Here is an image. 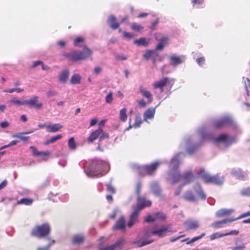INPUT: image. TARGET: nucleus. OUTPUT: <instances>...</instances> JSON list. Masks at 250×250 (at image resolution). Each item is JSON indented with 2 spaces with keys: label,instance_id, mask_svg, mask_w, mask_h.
Listing matches in <instances>:
<instances>
[{
  "label": "nucleus",
  "instance_id": "50",
  "mask_svg": "<svg viewBox=\"0 0 250 250\" xmlns=\"http://www.w3.org/2000/svg\"><path fill=\"white\" fill-rule=\"evenodd\" d=\"M106 190L111 194H113L115 193V189L114 187L111 184L106 185Z\"/></svg>",
  "mask_w": 250,
  "mask_h": 250
},
{
  "label": "nucleus",
  "instance_id": "48",
  "mask_svg": "<svg viewBox=\"0 0 250 250\" xmlns=\"http://www.w3.org/2000/svg\"><path fill=\"white\" fill-rule=\"evenodd\" d=\"M47 239L49 240H51V242L49 243L45 247H40L38 248L37 250H48L49 248L55 243V240L52 239L51 240L50 238L47 237Z\"/></svg>",
  "mask_w": 250,
  "mask_h": 250
},
{
  "label": "nucleus",
  "instance_id": "5",
  "mask_svg": "<svg viewBox=\"0 0 250 250\" xmlns=\"http://www.w3.org/2000/svg\"><path fill=\"white\" fill-rule=\"evenodd\" d=\"M51 228L47 223H43L41 225H36L32 229L31 235L32 236L42 238L46 237L50 234Z\"/></svg>",
  "mask_w": 250,
  "mask_h": 250
},
{
  "label": "nucleus",
  "instance_id": "38",
  "mask_svg": "<svg viewBox=\"0 0 250 250\" xmlns=\"http://www.w3.org/2000/svg\"><path fill=\"white\" fill-rule=\"evenodd\" d=\"M81 77L78 74H74L71 78L70 82L73 84L80 83Z\"/></svg>",
  "mask_w": 250,
  "mask_h": 250
},
{
  "label": "nucleus",
  "instance_id": "30",
  "mask_svg": "<svg viewBox=\"0 0 250 250\" xmlns=\"http://www.w3.org/2000/svg\"><path fill=\"white\" fill-rule=\"evenodd\" d=\"M62 126L59 124L48 125L46 126V131L48 132H55L62 128Z\"/></svg>",
  "mask_w": 250,
  "mask_h": 250
},
{
  "label": "nucleus",
  "instance_id": "4",
  "mask_svg": "<svg viewBox=\"0 0 250 250\" xmlns=\"http://www.w3.org/2000/svg\"><path fill=\"white\" fill-rule=\"evenodd\" d=\"M92 55L91 50L86 46L84 47V51H74L69 53H65L63 56L69 60L73 62H77L80 60H85Z\"/></svg>",
  "mask_w": 250,
  "mask_h": 250
},
{
  "label": "nucleus",
  "instance_id": "15",
  "mask_svg": "<svg viewBox=\"0 0 250 250\" xmlns=\"http://www.w3.org/2000/svg\"><path fill=\"white\" fill-rule=\"evenodd\" d=\"M193 189L198 195L199 198L202 200H205L206 199V195L199 184H196L193 186Z\"/></svg>",
  "mask_w": 250,
  "mask_h": 250
},
{
  "label": "nucleus",
  "instance_id": "53",
  "mask_svg": "<svg viewBox=\"0 0 250 250\" xmlns=\"http://www.w3.org/2000/svg\"><path fill=\"white\" fill-rule=\"evenodd\" d=\"M113 101L112 93H109L105 97V102L108 104H111Z\"/></svg>",
  "mask_w": 250,
  "mask_h": 250
},
{
  "label": "nucleus",
  "instance_id": "62",
  "mask_svg": "<svg viewBox=\"0 0 250 250\" xmlns=\"http://www.w3.org/2000/svg\"><path fill=\"white\" fill-rule=\"evenodd\" d=\"M123 36L125 38L130 39L133 37V35L130 33L127 32L126 31H124L123 32Z\"/></svg>",
  "mask_w": 250,
  "mask_h": 250
},
{
  "label": "nucleus",
  "instance_id": "43",
  "mask_svg": "<svg viewBox=\"0 0 250 250\" xmlns=\"http://www.w3.org/2000/svg\"><path fill=\"white\" fill-rule=\"evenodd\" d=\"M10 102L17 106L23 105L25 104V100L20 101L15 98H12L10 100Z\"/></svg>",
  "mask_w": 250,
  "mask_h": 250
},
{
  "label": "nucleus",
  "instance_id": "55",
  "mask_svg": "<svg viewBox=\"0 0 250 250\" xmlns=\"http://www.w3.org/2000/svg\"><path fill=\"white\" fill-rule=\"evenodd\" d=\"M153 193L157 195V196H160L161 194V189L157 187H155L153 188Z\"/></svg>",
  "mask_w": 250,
  "mask_h": 250
},
{
  "label": "nucleus",
  "instance_id": "23",
  "mask_svg": "<svg viewBox=\"0 0 250 250\" xmlns=\"http://www.w3.org/2000/svg\"><path fill=\"white\" fill-rule=\"evenodd\" d=\"M182 178L184 181V184L182 185H185L189 184L193 178V174L190 171L185 172L182 176Z\"/></svg>",
  "mask_w": 250,
  "mask_h": 250
},
{
  "label": "nucleus",
  "instance_id": "40",
  "mask_svg": "<svg viewBox=\"0 0 250 250\" xmlns=\"http://www.w3.org/2000/svg\"><path fill=\"white\" fill-rule=\"evenodd\" d=\"M170 62L172 64L177 65L182 63V60L179 57L172 56L170 58Z\"/></svg>",
  "mask_w": 250,
  "mask_h": 250
},
{
  "label": "nucleus",
  "instance_id": "46",
  "mask_svg": "<svg viewBox=\"0 0 250 250\" xmlns=\"http://www.w3.org/2000/svg\"><path fill=\"white\" fill-rule=\"evenodd\" d=\"M225 236V233H220L218 232L214 233L209 236V239L210 240H213L214 239L222 237Z\"/></svg>",
  "mask_w": 250,
  "mask_h": 250
},
{
  "label": "nucleus",
  "instance_id": "39",
  "mask_svg": "<svg viewBox=\"0 0 250 250\" xmlns=\"http://www.w3.org/2000/svg\"><path fill=\"white\" fill-rule=\"evenodd\" d=\"M148 41L146 40L145 38H141L138 40H136L134 41V43L138 45H143L144 46H146L148 44Z\"/></svg>",
  "mask_w": 250,
  "mask_h": 250
},
{
  "label": "nucleus",
  "instance_id": "6",
  "mask_svg": "<svg viewBox=\"0 0 250 250\" xmlns=\"http://www.w3.org/2000/svg\"><path fill=\"white\" fill-rule=\"evenodd\" d=\"M174 84V80L168 77H164L160 80L155 82L152 85L154 89H160L161 92L164 91V87L169 86L171 88Z\"/></svg>",
  "mask_w": 250,
  "mask_h": 250
},
{
  "label": "nucleus",
  "instance_id": "34",
  "mask_svg": "<svg viewBox=\"0 0 250 250\" xmlns=\"http://www.w3.org/2000/svg\"><path fill=\"white\" fill-rule=\"evenodd\" d=\"M62 138V135L61 134H58L57 135L51 137L49 139L46 140L44 142V145H48L50 144H52L57 141L58 140H59Z\"/></svg>",
  "mask_w": 250,
  "mask_h": 250
},
{
  "label": "nucleus",
  "instance_id": "44",
  "mask_svg": "<svg viewBox=\"0 0 250 250\" xmlns=\"http://www.w3.org/2000/svg\"><path fill=\"white\" fill-rule=\"evenodd\" d=\"M142 123V120L140 115H137L135 117V122L133 126L135 128L139 127Z\"/></svg>",
  "mask_w": 250,
  "mask_h": 250
},
{
  "label": "nucleus",
  "instance_id": "42",
  "mask_svg": "<svg viewBox=\"0 0 250 250\" xmlns=\"http://www.w3.org/2000/svg\"><path fill=\"white\" fill-rule=\"evenodd\" d=\"M138 172L139 174L142 176H144L147 175L146 165L139 167H138Z\"/></svg>",
  "mask_w": 250,
  "mask_h": 250
},
{
  "label": "nucleus",
  "instance_id": "63",
  "mask_svg": "<svg viewBox=\"0 0 250 250\" xmlns=\"http://www.w3.org/2000/svg\"><path fill=\"white\" fill-rule=\"evenodd\" d=\"M245 86L247 91H248L249 88H250V79L249 78H246L245 81Z\"/></svg>",
  "mask_w": 250,
  "mask_h": 250
},
{
  "label": "nucleus",
  "instance_id": "18",
  "mask_svg": "<svg viewBox=\"0 0 250 250\" xmlns=\"http://www.w3.org/2000/svg\"><path fill=\"white\" fill-rule=\"evenodd\" d=\"M183 198L188 202H196L197 198L191 190L186 191L183 195Z\"/></svg>",
  "mask_w": 250,
  "mask_h": 250
},
{
  "label": "nucleus",
  "instance_id": "27",
  "mask_svg": "<svg viewBox=\"0 0 250 250\" xmlns=\"http://www.w3.org/2000/svg\"><path fill=\"white\" fill-rule=\"evenodd\" d=\"M234 212L232 209H221L218 210L216 213V216L220 217L225 215H229Z\"/></svg>",
  "mask_w": 250,
  "mask_h": 250
},
{
  "label": "nucleus",
  "instance_id": "35",
  "mask_svg": "<svg viewBox=\"0 0 250 250\" xmlns=\"http://www.w3.org/2000/svg\"><path fill=\"white\" fill-rule=\"evenodd\" d=\"M182 178L181 175L179 172L172 173L171 175V182L172 184H175L178 182Z\"/></svg>",
  "mask_w": 250,
  "mask_h": 250
},
{
  "label": "nucleus",
  "instance_id": "37",
  "mask_svg": "<svg viewBox=\"0 0 250 250\" xmlns=\"http://www.w3.org/2000/svg\"><path fill=\"white\" fill-rule=\"evenodd\" d=\"M126 109L124 108L120 110L119 113V119L123 122H125L127 120Z\"/></svg>",
  "mask_w": 250,
  "mask_h": 250
},
{
  "label": "nucleus",
  "instance_id": "33",
  "mask_svg": "<svg viewBox=\"0 0 250 250\" xmlns=\"http://www.w3.org/2000/svg\"><path fill=\"white\" fill-rule=\"evenodd\" d=\"M69 72L68 70H65L62 72L59 77V81L62 83H65L68 79Z\"/></svg>",
  "mask_w": 250,
  "mask_h": 250
},
{
  "label": "nucleus",
  "instance_id": "61",
  "mask_svg": "<svg viewBox=\"0 0 250 250\" xmlns=\"http://www.w3.org/2000/svg\"><path fill=\"white\" fill-rule=\"evenodd\" d=\"M127 58V56L124 54L117 55L116 56V59L118 60H125Z\"/></svg>",
  "mask_w": 250,
  "mask_h": 250
},
{
  "label": "nucleus",
  "instance_id": "59",
  "mask_svg": "<svg viewBox=\"0 0 250 250\" xmlns=\"http://www.w3.org/2000/svg\"><path fill=\"white\" fill-rule=\"evenodd\" d=\"M205 235V233H201V234L200 235L192 238V239L191 240L190 243H193V242L201 239V238L204 237ZM187 244H188V243Z\"/></svg>",
  "mask_w": 250,
  "mask_h": 250
},
{
  "label": "nucleus",
  "instance_id": "25",
  "mask_svg": "<svg viewBox=\"0 0 250 250\" xmlns=\"http://www.w3.org/2000/svg\"><path fill=\"white\" fill-rule=\"evenodd\" d=\"M161 35L160 33H156L154 34L155 38L157 41L159 42V43L163 44L165 47V46L168 43L169 39L167 36H163L160 38Z\"/></svg>",
  "mask_w": 250,
  "mask_h": 250
},
{
  "label": "nucleus",
  "instance_id": "49",
  "mask_svg": "<svg viewBox=\"0 0 250 250\" xmlns=\"http://www.w3.org/2000/svg\"><path fill=\"white\" fill-rule=\"evenodd\" d=\"M142 188V184L140 182H138L136 185V189L135 192L136 194L138 195V197L140 196V193L141 191Z\"/></svg>",
  "mask_w": 250,
  "mask_h": 250
},
{
  "label": "nucleus",
  "instance_id": "3",
  "mask_svg": "<svg viewBox=\"0 0 250 250\" xmlns=\"http://www.w3.org/2000/svg\"><path fill=\"white\" fill-rule=\"evenodd\" d=\"M198 174L206 184H211L217 186H221L223 184L224 181L223 176L218 174L214 175H209L203 168H201L199 170Z\"/></svg>",
  "mask_w": 250,
  "mask_h": 250
},
{
  "label": "nucleus",
  "instance_id": "29",
  "mask_svg": "<svg viewBox=\"0 0 250 250\" xmlns=\"http://www.w3.org/2000/svg\"><path fill=\"white\" fill-rule=\"evenodd\" d=\"M154 242V239H149V240H138L135 241H134L133 243L135 244L138 247H142L145 245L150 244Z\"/></svg>",
  "mask_w": 250,
  "mask_h": 250
},
{
  "label": "nucleus",
  "instance_id": "41",
  "mask_svg": "<svg viewBox=\"0 0 250 250\" xmlns=\"http://www.w3.org/2000/svg\"><path fill=\"white\" fill-rule=\"evenodd\" d=\"M68 146L70 149L75 150L76 148V144L73 137H71L68 140Z\"/></svg>",
  "mask_w": 250,
  "mask_h": 250
},
{
  "label": "nucleus",
  "instance_id": "9",
  "mask_svg": "<svg viewBox=\"0 0 250 250\" xmlns=\"http://www.w3.org/2000/svg\"><path fill=\"white\" fill-rule=\"evenodd\" d=\"M151 205V201L146 200L145 197L139 196L137 199V205L136 206L133 207V208L141 211L144 208L150 207Z\"/></svg>",
  "mask_w": 250,
  "mask_h": 250
},
{
  "label": "nucleus",
  "instance_id": "22",
  "mask_svg": "<svg viewBox=\"0 0 250 250\" xmlns=\"http://www.w3.org/2000/svg\"><path fill=\"white\" fill-rule=\"evenodd\" d=\"M158 56V53L155 50H148L143 55V58L148 60L151 57L153 58V62H155L156 58Z\"/></svg>",
  "mask_w": 250,
  "mask_h": 250
},
{
  "label": "nucleus",
  "instance_id": "54",
  "mask_svg": "<svg viewBox=\"0 0 250 250\" xmlns=\"http://www.w3.org/2000/svg\"><path fill=\"white\" fill-rule=\"evenodd\" d=\"M241 193L244 196H250V187L243 189Z\"/></svg>",
  "mask_w": 250,
  "mask_h": 250
},
{
  "label": "nucleus",
  "instance_id": "64",
  "mask_svg": "<svg viewBox=\"0 0 250 250\" xmlns=\"http://www.w3.org/2000/svg\"><path fill=\"white\" fill-rule=\"evenodd\" d=\"M246 247L244 245L241 246L235 247L232 248V250H245Z\"/></svg>",
  "mask_w": 250,
  "mask_h": 250
},
{
  "label": "nucleus",
  "instance_id": "47",
  "mask_svg": "<svg viewBox=\"0 0 250 250\" xmlns=\"http://www.w3.org/2000/svg\"><path fill=\"white\" fill-rule=\"evenodd\" d=\"M132 30L135 31H140L143 29V27L140 24H137L136 23H132L131 26Z\"/></svg>",
  "mask_w": 250,
  "mask_h": 250
},
{
  "label": "nucleus",
  "instance_id": "28",
  "mask_svg": "<svg viewBox=\"0 0 250 250\" xmlns=\"http://www.w3.org/2000/svg\"><path fill=\"white\" fill-rule=\"evenodd\" d=\"M30 148L32 150L33 155L36 156H49L50 155V152L48 151L45 152L39 151L33 146H31Z\"/></svg>",
  "mask_w": 250,
  "mask_h": 250
},
{
  "label": "nucleus",
  "instance_id": "19",
  "mask_svg": "<svg viewBox=\"0 0 250 250\" xmlns=\"http://www.w3.org/2000/svg\"><path fill=\"white\" fill-rule=\"evenodd\" d=\"M160 165V163L155 162L150 165H146L148 175L153 174Z\"/></svg>",
  "mask_w": 250,
  "mask_h": 250
},
{
  "label": "nucleus",
  "instance_id": "11",
  "mask_svg": "<svg viewBox=\"0 0 250 250\" xmlns=\"http://www.w3.org/2000/svg\"><path fill=\"white\" fill-rule=\"evenodd\" d=\"M217 143L223 142L226 146H228L235 142L234 138H229L226 134H221L214 139Z\"/></svg>",
  "mask_w": 250,
  "mask_h": 250
},
{
  "label": "nucleus",
  "instance_id": "2",
  "mask_svg": "<svg viewBox=\"0 0 250 250\" xmlns=\"http://www.w3.org/2000/svg\"><path fill=\"white\" fill-rule=\"evenodd\" d=\"M99 137L98 146L96 149L100 152H104V148H106L107 145L103 146L102 142L108 139L109 135L108 133L104 131L103 129L99 127L97 129L93 131L87 138V142L89 144L93 143Z\"/></svg>",
  "mask_w": 250,
  "mask_h": 250
},
{
  "label": "nucleus",
  "instance_id": "13",
  "mask_svg": "<svg viewBox=\"0 0 250 250\" xmlns=\"http://www.w3.org/2000/svg\"><path fill=\"white\" fill-rule=\"evenodd\" d=\"M125 239L121 238L118 240L114 244L105 247L101 248L99 250H115L116 248H120L125 242Z\"/></svg>",
  "mask_w": 250,
  "mask_h": 250
},
{
  "label": "nucleus",
  "instance_id": "20",
  "mask_svg": "<svg viewBox=\"0 0 250 250\" xmlns=\"http://www.w3.org/2000/svg\"><path fill=\"white\" fill-rule=\"evenodd\" d=\"M85 240V237L82 234H77L74 235L71 238V243L73 245L82 244Z\"/></svg>",
  "mask_w": 250,
  "mask_h": 250
},
{
  "label": "nucleus",
  "instance_id": "58",
  "mask_svg": "<svg viewBox=\"0 0 250 250\" xmlns=\"http://www.w3.org/2000/svg\"><path fill=\"white\" fill-rule=\"evenodd\" d=\"M159 23V18H157V19L152 23L150 28L152 31H153L155 29V27Z\"/></svg>",
  "mask_w": 250,
  "mask_h": 250
},
{
  "label": "nucleus",
  "instance_id": "26",
  "mask_svg": "<svg viewBox=\"0 0 250 250\" xmlns=\"http://www.w3.org/2000/svg\"><path fill=\"white\" fill-rule=\"evenodd\" d=\"M139 90L142 95L148 99L149 103L152 101V94L149 91L144 89L142 86H140Z\"/></svg>",
  "mask_w": 250,
  "mask_h": 250
},
{
  "label": "nucleus",
  "instance_id": "56",
  "mask_svg": "<svg viewBox=\"0 0 250 250\" xmlns=\"http://www.w3.org/2000/svg\"><path fill=\"white\" fill-rule=\"evenodd\" d=\"M17 143H18L17 141L13 140V141H11L9 144L7 145H5V146L1 147L0 148V150H2L6 147H9L12 146L16 145L17 144Z\"/></svg>",
  "mask_w": 250,
  "mask_h": 250
},
{
  "label": "nucleus",
  "instance_id": "16",
  "mask_svg": "<svg viewBox=\"0 0 250 250\" xmlns=\"http://www.w3.org/2000/svg\"><path fill=\"white\" fill-rule=\"evenodd\" d=\"M186 229L187 230H195L197 229L199 225L197 221L193 220H188L184 223Z\"/></svg>",
  "mask_w": 250,
  "mask_h": 250
},
{
  "label": "nucleus",
  "instance_id": "1",
  "mask_svg": "<svg viewBox=\"0 0 250 250\" xmlns=\"http://www.w3.org/2000/svg\"><path fill=\"white\" fill-rule=\"evenodd\" d=\"M109 168V165L105 161L99 159H93L85 169L86 174L90 176H102V172L106 173Z\"/></svg>",
  "mask_w": 250,
  "mask_h": 250
},
{
  "label": "nucleus",
  "instance_id": "51",
  "mask_svg": "<svg viewBox=\"0 0 250 250\" xmlns=\"http://www.w3.org/2000/svg\"><path fill=\"white\" fill-rule=\"evenodd\" d=\"M84 39L82 37H77L74 41V45L75 46H77L80 43L83 42Z\"/></svg>",
  "mask_w": 250,
  "mask_h": 250
},
{
  "label": "nucleus",
  "instance_id": "10",
  "mask_svg": "<svg viewBox=\"0 0 250 250\" xmlns=\"http://www.w3.org/2000/svg\"><path fill=\"white\" fill-rule=\"evenodd\" d=\"M133 211L131 214L129 215V221L127 223V227L128 228H131L132 226L139 222V215L140 212L138 210L133 207Z\"/></svg>",
  "mask_w": 250,
  "mask_h": 250
},
{
  "label": "nucleus",
  "instance_id": "32",
  "mask_svg": "<svg viewBox=\"0 0 250 250\" xmlns=\"http://www.w3.org/2000/svg\"><path fill=\"white\" fill-rule=\"evenodd\" d=\"M170 164L173 169L177 168L180 164L179 155L177 154L174 156L170 161Z\"/></svg>",
  "mask_w": 250,
  "mask_h": 250
},
{
  "label": "nucleus",
  "instance_id": "14",
  "mask_svg": "<svg viewBox=\"0 0 250 250\" xmlns=\"http://www.w3.org/2000/svg\"><path fill=\"white\" fill-rule=\"evenodd\" d=\"M236 220H237V219L235 218H227L214 222L211 224V226L214 229L220 228L223 227L225 224L232 222Z\"/></svg>",
  "mask_w": 250,
  "mask_h": 250
},
{
  "label": "nucleus",
  "instance_id": "8",
  "mask_svg": "<svg viewBox=\"0 0 250 250\" xmlns=\"http://www.w3.org/2000/svg\"><path fill=\"white\" fill-rule=\"evenodd\" d=\"M233 125V121L229 117H223L213 122V126L214 128H220Z\"/></svg>",
  "mask_w": 250,
  "mask_h": 250
},
{
  "label": "nucleus",
  "instance_id": "60",
  "mask_svg": "<svg viewBox=\"0 0 250 250\" xmlns=\"http://www.w3.org/2000/svg\"><path fill=\"white\" fill-rule=\"evenodd\" d=\"M249 216H250V210L241 214L239 216H238L237 218H235V219H237V220H238L239 219L244 218V217Z\"/></svg>",
  "mask_w": 250,
  "mask_h": 250
},
{
  "label": "nucleus",
  "instance_id": "7",
  "mask_svg": "<svg viewBox=\"0 0 250 250\" xmlns=\"http://www.w3.org/2000/svg\"><path fill=\"white\" fill-rule=\"evenodd\" d=\"M177 232L176 230L171 229V225L162 226L159 229H153L149 233L152 235H156L160 238H162L166 235L167 232L171 233Z\"/></svg>",
  "mask_w": 250,
  "mask_h": 250
},
{
  "label": "nucleus",
  "instance_id": "21",
  "mask_svg": "<svg viewBox=\"0 0 250 250\" xmlns=\"http://www.w3.org/2000/svg\"><path fill=\"white\" fill-rule=\"evenodd\" d=\"M107 23L109 27L113 30L117 29L120 26L119 23L117 22L116 18L114 15H111L108 18Z\"/></svg>",
  "mask_w": 250,
  "mask_h": 250
},
{
  "label": "nucleus",
  "instance_id": "24",
  "mask_svg": "<svg viewBox=\"0 0 250 250\" xmlns=\"http://www.w3.org/2000/svg\"><path fill=\"white\" fill-rule=\"evenodd\" d=\"M155 113V108L150 107L147 109L144 114V120L146 121L148 119L154 118Z\"/></svg>",
  "mask_w": 250,
  "mask_h": 250
},
{
  "label": "nucleus",
  "instance_id": "17",
  "mask_svg": "<svg viewBox=\"0 0 250 250\" xmlns=\"http://www.w3.org/2000/svg\"><path fill=\"white\" fill-rule=\"evenodd\" d=\"M125 219L124 216H121L116 222L112 228L113 230H125Z\"/></svg>",
  "mask_w": 250,
  "mask_h": 250
},
{
  "label": "nucleus",
  "instance_id": "57",
  "mask_svg": "<svg viewBox=\"0 0 250 250\" xmlns=\"http://www.w3.org/2000/svg\"><path fill=\"white\" fill-rule=\"evenodd\" d=\"M196 62L199 65L204 64L205 62V58L203 57H200L196 59Z\"/></svg>",
  "mask_w": 250,
  "mask_h": 250
},
{
  "label": "nucleus",
  "instance_id": "36",
  "mask_svg": "<svg viewBox=\"0 0 250 250\" xmlns=\"http://www.w3.org/2000/svg\"><path fill=\"white\" fill-rule=\"evenodd\" d=\"M33 200L31 198H23L17 201L16 205L24 204L26 206L31 205Z\"/></svg>",
  "mask_w": 250,
  "mask_h": 250
},
{
  "label": "nucleus",
  "instance_id": "12",
  "mask_svg": "<svg viewBox=\"0 0 250 250\" xmlns=\"http://www.w3.org/2000/svg\"><path fill=\"white\" fill-rule=\"evenodd\" d=\"M38 97L34 96L29 100H25V104H27L30 107H33L36 109H40L42 106V104L41 103H38Z\"/></svg>",
  "mask_w": 250,
  "mask_h": 250
},
{
  "label": "nucleus",
  "instance_id": "31",
  "mask_svg": "<svg viewBox=\"0 0 250 250\" xmlns=\"http://www.w3.org/2000/svg\"><path fill=\"white\" fill-rule=\"evenodd\" d=\"M24 134H25L23 133V132H20L19 133L13 135L12 137L19 138L23 142L28 143L29 141L30 137L24 136Z\"/></svg>",
  "mask_w": 250,
  "mask_h": 250
},
{
  "label": "nucleus",
  "instance_id": "52",
  "mask_svg": "<svg viewBox=\"0 0 250 250\" xmlns=\"http://www.w3.org/2000/svg\"><path fill=\"white\" fill-rule=\"evenodd\" d=\"M156 220L155 217H153L151 215H148L144 220V221L147 223L154 222Z\"/></svg>",
  "mask_w": 250,
  "mask_h": 250
},
{
  "label": "nucleus",
  "instance_id": "45",
  "mask_svg": "<svg viewBox=\"0 0 250 250\" xmlns=\"http://www.w3.org/2000/svg\"><path fill=\"white\" fill-rule=\"evenodd\" d=\"M154 216L156 218V220L158 219L161 221L165 220L167 218L166 214L161 212H156L154 214Z\"/></svg>",
  "mask_w": 250,
  "mask_h": 250
}]
</instances>
